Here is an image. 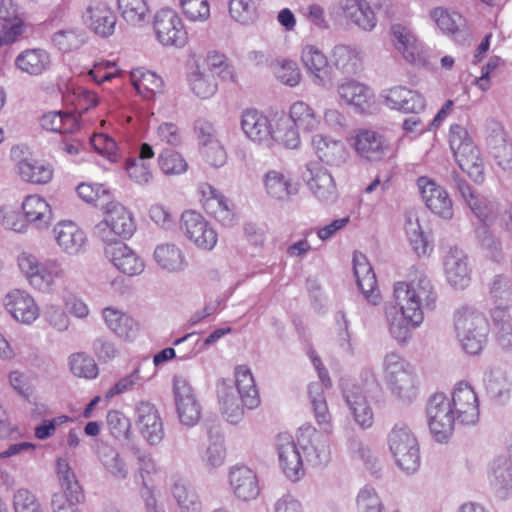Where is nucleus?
I'll return each mask as SVG.
<instances>
[{
  "instance_id": "14",
  "label": "nucleus",
  "mask_w": 512,
  "mask_h": 512,
  "mask_svg": "<svg viewBox=\"0 0 512 512\" xmlns=\"http://www.w3.org/2000/svg\"><path fill=\"white\" fill-rule=\"evenodd\" d=\"M450 406L458 421L463 426L475 425L479 420V400L478 396L466 381L457 382L449 397Z\"/></svg>"
},
{
  "instance_id": "45",
  "label": "nucleus",
  "mask_w": 512,
  "mask_h": 512,
  "mask_svg": "<svg viewBox=\"0 0 512 512\" xmlns=\"http://www.w3.org/2000/svg\"><path fill=\"white\" fill-rule=\"evenodd\" d=\"M171 493L181 512L203 511V503L197 490L185 479L175 478Z\"/></svg>"
},
{
  "instance_id": "30",
  "label": "nucleus",
  "mask_w": 512,
  "mask_h": 512,
  "mask_svg": "<svg viewBox=\"0 0 512 512\" xmlns=\"http://www.w3.org/2000/svg\"><path fill=\"white\" fill-rule=\"evenodd\" d=\"M105 254L114 267L125 275H140L145 269L144 260L125 243L108 245Z\"/></svg>"
},
{
  "instance_id": "46",
  "label": "nucleus",
  "mask_w": 512,
  "mask_h": 512,
  "mask_svg": "<svg viewBox=\"0 0 512 512\" xmlns=\"http://www.w3.org/2000/svg\"><path fill=\"white\" fill-rule=\"evenodd\" d=\"M187 81L190 90L200 99L212 97L218 89L217 82L213 75L209 73V69H204V66L199 63H195L190 67Z\"/></svg>"
},
{
  "instance_id": "12",
  "label": "nucleus",
  "mask_w": 512,
  "mask_h": 512,
  "mask_svg": "<svg viewBox=\"0 0 512 512\" xmlns=\"http://www.w3.org/2000/svg\"><path fill=\"white\" fill-rule=\"evenodd\" d=\"M451 177L454 187L472 214L479 220V224H492L499 215L498 202L473 190L458 173L453 172Z\"/></svg>"
},
{
  "instance_id": "38",
  "label": "nucleus",
  "mask_w": 512,
  "mask_h": 512,
  "mask_svg": "<svg viewBox=\"0 0 512 512\" xmlns=\"http://www.w3.org/2000/svg\"><path fill=\"white\" fill-rule=\"evenodd\" d=\"M489 482L499 499H507L512 495V451L508 457L501 456L493 461Z\"/></svg>"
},
{
  "instance_id": "52",
  "label": "nucleus",
  "mask_w": 512,
  "mask_h": 512,
  "mask_svg": "<svg viewBox=\"0 0 512 512\" xmlns=\"http://www.w3.org/2000/svg\"><path fill=\"white\" fill-rule=\"evenodd\" d=\"M118 9L129 25L141 27L149 22L150 8L146 0H118Z\"/></svg>"
},
{
  "instance_id": "48",
  "label": "nucleus",
  "mask_w": 512,
  "mask_h": 512,
  "mask_svg": "<svg viewBox=\"0 0 512 512\" xmlns=\"http://www.w3.org/2000/svg\"><path fill=\"white\" fill-rule=\"evenodd\" d=\"M16 170L23 181L33 184L48 183L53 176V169L49 164L32 158L21 159Z\"/></svg>"
},
{
  "instance_id": "21",
  "label": "nucleus",
  "mask_w": 512,
  "mask_h": 512,
  "mask_svg": "<svg viewBox=\"0 0 512 512\" xmlns=\"http://www.w3.org/2000/svg\"><path fill=\"white\" fill-rule=\"evenodd\" d=\"M135 424L143 439L150 445H158L164 439V424L157 407L145 400L136 403Z\"/></svg>"
},
{
  "instance_id": "33",
  "label": "nucleus",
  "mask_w": 512,
  "mask_h": 512,
  "mask_svg": "<svg viewBox=\"0 0 512 512\" xmlns=\"http://www.w3.org/2000/svg\"><path fill=\"white\" fill-rule=\"evenodd\" d=\"M304 179L313 195L321 202L329 203L337 199L336 184L327 169L307 165Z\"/></svg>"
},
{
  "instance_id": "53",
  "label": "nucleus",
  "mask_w": 512,
  "mask_h": 512,
  "mask_svg": "<svg viewBox=\"0 0 512 512\" xmlns=\"http://www.w3.org/2000/svg\"><path fill=\"white\" fill-rule=\"evenodd\" d=\"M41 126L48 131L66 134L77 131L79 122L72 114L49 112L41 118Z\"/></svg>"
},
{
  "instance_id": "23",
  "label": "nucleus",
  "mask_w": 512,
  "mask_h": 512,
  "mask_svg": "<svg viewBox=\"0 0 512 512\" xmlns=\"http://www.w3.org/2000/svg\"><path fill=\"white\" fill-rule=\"evenodd\" d=\"M199 192L203 208L207 214L223 226H232L235 223L234 206L225 195L209 183L201 184Z\"/></svg>"
},
{
  "instance_id": "41",
  "label": "nucleus",
  "mask_w": 512,
  "mask_h": 512,
  "mask_svg": "<svg viewBox=\"0 0 512 512\" xmlns=\"http://www.w3.org/2000/svg\"><path fill=\"white\" fill-rule=\"evenodd\" d=\"M21 208L28 226H33L38 230L46 229L52 222L53 214L49 203L39 195H29L25 197Z\"/></svg>"
},
{
  "instance_id": "54",
  "label": "nucleus",
  "mask_w": 512,
  "mask_h": 512,
  "mask_svg": "<svg viewBox=\"0 0 512 512\" xmlns=\"http://www.w3.org/2000/svg\"><path fill=\"white\" fill-rule=\"evenodd\" d=\"M288 118L298 129L308 132L317 129L320 124V119L314 110L303 101H297L291 105Z\"/></svg>"
},
{
  "instance_id": "36",
  "label": "nucleus",
  "mask_w": 512,
  "mask_h": 512,
  "mask_svg": "<svg viewBox=\"0 0 512 512\" xmlns=\"http://www.w3.org/2000/svg\"><path fill=\"white\" fill-rule=\"evenodd\" d=\"M56 475L61 487V492L55 493L52 496V501L57 496H62L63 504L71 503L78 504L83 498L82 488L77 480V477L71 468L69 462L64 458H58L56 461Z\"/></svg>"
},
{
  "instance_id": "10",
  "label": "nucleus",
  "mask_w": 512,
  "mask_h": 512,
  "mask_svg": "<svg viewBox=\"0 0 512 512\" xmlns=\"http://www.w3.org/2000/svg\"><path fill=\"white\" fill-rule=\"evenodd\" d=\"M429 431L438 443H447L458 423L450 406L449 396L438 392L430 396L426 405Z\"/></svg>"
},
{
  "instance_id": "17",
  "label": "nucleus",
  "mask_w": 512,
  "mask_h": 512,
  "mask_svg": "<svg viewBox=\"0 0 512 512\" xmlns=\"http://www.w3.org/2000/svg\"><path fill=\"white\" fill-rule=\"evenodd\" d=\"M300 61L311 82L321 88L332 85V68L325 53L314 44H304Z\"/></svg>"
},
{
  "instance_id": "22",
  "label": "nucleus",
  "mask_w": 512,
  "mask_h": 512,
  "mask_svg": "<svg viewBox=\"0 0 512 512\" xmlns=\"http://www.w3.org/2000/svg\"><path fill=\"white\" fill-rule=\"evenodd\" d=\"M3 305L11 317L24 325H31L40 315L34 297L24 289L14 288L3 297Z\"/></svg>"
},
{
  "instance_id": "26",
  "label": "nucleus",
  "mask_w": 512,
  "mask_h": 512,
  "mask_svg": "<svg viewBox=\"0 0 512 512\" xmlns=\"http://www.w3.org/2000/svg\"><path fill=\"white\" fill-rule=\"evenodd\" d=\"M241 128L253 142L270 147L275 138L274 127L269 118L256 109H246L241 116Z\"/></svg>"
},
{
  "instance_id": "6",
  "label": "nucleus",
  "mask_w": 512,
  "mask_h": 512,
  "mask_svg": "<svg viewBox=\"0 0 512 512\" xmlns=\"http://www.w3.org/2000/svg\"><path fill=\"white\" fill-rule=\"evenodd\" d=\"M383 372L392 394L411 402L418 394V379L414 367L400 354L389 352L383 359Z\"/></svg>"
},
{
  "instance_id": "8",
  "label": "nucleus",
  "mask_w": 512,
  "mask_h": 512,
  "mask_svg": "<svg viewBox=\"0 0 512 512\" xmlns=\"http://www.w3.org/2000/svg\"><path fill=\"white\" fill-rule=\"evenodd\" d=\"M449 143L461 170L474 182L481 183L484 180V164L467 129L460 124L451 125Z\"/></svg>"
},
{
  "instance_id": "9",
  "label": "nucleus",
  "mask_w": 512,
  "mask_h": 512,
  "mask_svg": "<svg viewBox=\"0 0 512 512\" xmlns=\"http://www.w3.org/2000/svg\"><path fill=\"white\" fill-rule=\"evenodd\" d=\"M136 230L131 212L119 202H109L105 206L104 218L94 227V234L108 245L116 242V237L129 239Z\"/></svg>"
},
{
  "instance_id": "28",
  "label": "nucleus",
  "mask_w": 512,
  "mask_h": 512,
  "mask_svg": "<svg viewBox=\"0 0 512 512\" xmlns=\"http://www.w3.org/2000/svg\"><path fill=\"white\" fill-rule=\"evenodd\" d=\"M85 25L96 35L109 37L115 31L117 18L113 10L104 2H93L83 13Z\"/></svg>"
},
{
  "instance_id": "31",
  "label": "nucleus",
  "mask_w": 512,
  "mask_h": 512,
  "mask_svg": "<svg viewBox=\"0 0 512 512\" xmlns=\"http://www.w3.org/2000/svg\"><path fill=\"white\" fill-rule=\"evenodd\" d=\"M153 260L157 267L170 274H179L188 267L184 250L175 242H162L155 246Z\"/></svg>"
},
{
  "instance_id": "64",
  "label": "nucleus",
  "mask_w": 512,
  "mask_h": 512,
  "mask_svg": "<svg viewBox=\"0 0 512 512\" xmlns=\"http://www.w3.org/2000/svg\"><path fill=\"white\" fill-rule=\"evenodd\" d=\"M66 101L74 105L79 112H84L96 106L98 100L96 95L82 86L71 85L64 95Z\"/></svg>"
},
{
  "instance_id": "25",
  "label": "nucleus",
  "mask_w": 512,
  "mask_h": 512,
  "mask_svg": "<svg viewBox=\"0 0 512 512\" xmlns=\"http://www.w3.org/2000/svg\"><path fill=\"white\" fill-rule=\"evenodd\" d=\"M329 55L332 66L341 74L357 75L364 68L365 54L358 44L337 43L331 48Z\"/></svg>"
},
{
  "instance_id": "59",
  "label": "nucleus",
  "mask_w": 512,
  "mask_h": 512,
  "mask_svg": "<svg viewBox=\"0 0 512 512\" xmlns=\"http://www.w3.org/2000/svg\"><path fill=\"white\" fill-rule=\"evenodd\" d=\"M357 512H384V503L377 492V490L370 486L365 485L362 487L355 499Z\"/></svg>"
},
{
  "instance_id": "58",
  "label": "nucleus",
  "mask_w": 512,
  "mask_h": 512,
  "mask_svg": "<svg viewBox=\"0 0 512 512\" xmlns=\"http://www.w3.org/2000/svg\"><path fill=\"white\" fill-rule=\"evenodd\" d=\"M158 166L163 174L181 175L188 169V164L185 158L179 152L173 149H163L158 156Z\"/></svg>"
},
{
  "instance_id": "19",
  "label": "nucleus",
  "mask_w": 512,
  "mask_h": 512,
  "mask_svg": "<svg viewBox=\"0 0 512 512\" xmlns=\"http://www.w3.org/2000/svg\"><path fill=\"white\" fill-rule=\"evenodd\" d=\"M417 187L426 207L433 214L444 220L453 218V201L445 188L426 176L417 179Z\"/></svg>"
},
{
  "instance_id": "1",
  "label": "nucleus",
  "mask_w": 512,
  "mask_h": 512,
  "mask_svg": "<svg viewBox=\"0 0 512 512\" xmlns=\"http://www.w3.org/2000/svg\"><path fill=\"white\" fill-rule=\"evenodd\" d=\"M436 301L435 287L424 272L416 271L408 281L395 282L393 301L384 305L390 336L400 345L407 344L423 323L425 311L434 310Z\"/></svg>"
},
{
  "instance_id": "56",
  "label": "nucleus",
  "mask_w": 512,
  "mask_h": 512,
  "mask_svg": "<svg viewBox=\"0 0 512 512\" xmlns=\"http://www.w3.org/2000/svg\"><path fill=\"white\" fill-rule=\"evenodd\" d=\"M490 299L495 304V308L507 310L512 306V284L507 276H495L489 287Z\"/></svg>"
},
{
  "instance_id": "57",
  "label": "nucleus",
  "mask_w": 512,
  "mask_h": 512,
  "mask_svg": "<svg viewBox=\"0 0 512 512\" xmlns=\"http://www.w3.org/2000/svg\"><path fill=\"white\" fill-rule=\"evenodd\" d=\"M404 229L414 252L419 256L425 255L428 250V242L415 213L406 214Z\"/></svg>"
},
{
  "instance_id": "3",
  "label": "nucleus",
  "mask_w": 512,
  "mask_h": 512,
  "mask_svg": "<svg viewBox=\"0 0 512 512\" xmlns=\"http://www.w3.org/2000/svg\"><path fill=\"white\" fill-rule=\"evenodd\" d=\"M217 389L221 413L231 424L242 421L245 408L253 410L260 405L254 377L250 369L244 365L236 367L234 383L222 380Z\"/></svg>"
},
{
  "instance_id": "35",
  "label": "nucleus",
  "mask_w": 512,
  "mask_h": 512,
  "mask_svg": "<svg viewBox=\"0 0 512 512\" xmlns=\"http://www.w3.org/2000/svg\"><path fill=\"white\" fill-rule=\"evenodd\" d=\"M339 98L359 112L367 111L373 104V94L368 86L352 79L345 78L337 85Z\"/></svg>"
},
{
  "instance_id": "47",
  "label": "nucleus",
  "mask_w": 512,
  "mask_h": 512,
  "mask_svg": "<svg viewBox=\"0 0 512 512\" xmlns=\"http://www.w3.org/2000/svg\"><path fill=\"white\" fill-rule=\"evenodd\" d=\"M130 81L138 94L145 99H151L162 92L164 85L159 75L143 67L135 68L130 72Z\"/></svg>"
},
{
  "instance_id": "34",
  "label": "nucleus",
  "mask_w": 512,
  "mask_h": 512,
  "mask_svg": "<svg viewBox=\"0 0 512 512\" xmlns=\"http://www.w3.org/2000/svg\"><path fill=\"white\" fill-rule=\"evenodd\" d=\"M54 237L60 249L71 256L78 255L85 250L86 234L72 221H61L53 229Z\"/></svg>"
},
{
  "instance_id": "16",
  "label": "nucleus",
  "mask_w": 512,
  "mask_h": 512,
  "mask_svg": "<svg viewBox=\"0 0 512 512\" xmlns=\"http://www.w3.org/2000/svg\"><path fill=\"white\" fill-rule=\"evenodd\" d=\"M181 230L197 248L211 251L217 244L218 234L211 224L198 212L185 211L181 217Z\"/></svg>"
},
{
  "instance_id": "44",
  "label": "nucleus",
  "mask_w": 512,
  "mask_h": 512,
  "mask_svg": "<svg viewBox=\"0 0 512 512\" xmlns=\"http://www.w3.org/2000/svg\"><path fill=\"white\" fill-rule=\"evenodd\" d=\"M263 185L267 196L278 201H286L297 193L291 178L279 170L267 171L263 176Z\"/></svg>"
},
{
  "instance_id": "5",
  "label": "nucleus",
  "mask_w": 512,
  "mask_h": 512,
  "mask_svg": "<svg viewBox=\"0 0 512 512\" xmlns=\"http://www.w3.org/2000/svg\"><path fill=\"white\" fill-rule=\"evenodd\" d=\"M391 41L405 61L426 69H433L437 63L436 53L417 36L409 23L396 22L390 27Z\"/></svg>"
},
{
  "instance_id": "43",
  "label": "nucleus",
  "mask_w": 512,
  "mask_h": 512,
  "mask_svg": "<svg viewBox=\"0 0 512 512\" xmlns=\"http://www.w3.org/2000/svg\"><path fill=\"white\" fill-rule=\"evenodd\" d=\"M430 15L438 28L443 33L454 36L456 41L465 40L469 36L465 19L459 13L437 7L431 11Z\"/></svg>"
},
{
  "instance_id": "2",
  "label": "nucleus",
  "mask_w": 512,
  "mask_h": 512,
  "mask_svg": "<svg viewBox=\"0 0 512 512\" xmlns=\"http://www.w3.org/2000/svg\"><path fill=\"white\" fill-rule=\"evenodd\" d=\"M312 361L320 380L309 385L308 393L315 419L322 431H318L310 425L302 426L297 432V442L303 450L306 460L314 466H319L328 463L331 455L329 438L333 432V426L324 397V388L330 387L331 382L325 368L320 367V359L312 357Z\"/></svg>"
},
{
  "instance_id": "61",
  "label": "nucleus",
  "mask_w": 512,
  "mask_h": 512,
  "mask_svg": "<svg viewBox=\"0 0 512 512\" xmlns=\"http://www.w3.org/2000/svg\"><path fill=\"white\" fill-rule=\"evenodd\" d=\"M201 142L204 146L206 161L213 167H222L227 160V154L220 142L210 133L205 134L201 129Z\"/></svg>"
},
{
  "instance_id": "18",
  "label": "nucleus",
  "mask_w": 512,
  "mask_h": 512,
  "mask_svg": "<svg viewBox=\"0 0 512 512\" xmlns=\"http://www.w3.org/2000/svg\"><path fill=\"white\" fill-rule=\"evenodd\" d=\"M298 446V442L287 432L279 433L275 438L279 466L284 475L293 482L300 480L305 474Z\"/></svg>"
},
{
  "instance_id": "55",
  "label": "nucleus",
  "mask_w": 512,
  "mask_h": 512,
  "mask_svg": "<svg viewBox=\"0 0 512 512\" xmlns=\"http://www.w3.org/2000/svg\"><path fill=\"white\" fill-rule=\"evenodd\" d=\"M36 276H38L37 285H31L39 291H48L54 286L57 279L64 276V269L61 263L56 259H47L39 263Z\"/></svg>"
},
{
  "instance_id": "51",
  "label": "nucleus",
  "mask_w": 512,
  "mask_h": 512,
  "mask_svg": "<svg viewBox=\"0 0 512 512\" xmlns=\"http://www.w3.org/2000/svg\"><path fill=\"white\" fill-rule=\"evenodd\" d=\"M490 153L498 166L505 171H512V142L502 129L494 131L487 139Z\"/></svg>"
},
{
  "instance_id": "4",
  "label": "nucleus",
  "mask_w": 512,
  "mask_h": 512,
  "mask_svg": "<svg viewBox=\"0 0 512 512\" xmlns=\"http://www.w3.org/2000/svg\"><path fill=\"white\" fill-rule=\"evenodd\" d=\"M454 332L462 349L470 355L479 354L485 347L489 334V322L479 310L464 306L453 317Z\"/></svg>"
},
{
  "instance_id": "11",
  "label": "nucleus",
  "mask_w": 512,
  "mask_h": 512,
  "mask_svg": "<svg viewBox=\"0 0 512 512\" xmlns=\"http://www.w3.org/2000/svg\"><path fill=\"white\" fill-rule=\"evenodd\" d=\"M379 393L380 387L375 381L364 386L351 385L343 389L346 404L354 421L362 429H368L373 425L374 413L370 402L375 400Z\"/></svg>"
},
{
  "instance_id": "32",
  "label": "nucleus",
  "mask_w": 512,
  "mask_h": 512,
  "mask_svg": "<svg viewBox=\"0 0 512 512\" xmlns=\"http://www.w3.org/2000/svg\"><path fill=\"white\" fill-rule=\"evenodd\" d=\"M381 96L384 98L385 105L391 109L418 114L425 108L424 97L417 91L404 86L384 90Z\"/></svg>"
},
{
  "instance_id": "42",
  "label": "nucleus",
  "mask_w": 512,
  "mask_h": 512,
  "mask_svg": "<svg viewBox=\"0 0 512 512\" xmlns=\"http://www.w3.org/2000/svg\"><path fill=\"white\" fill-rule=\"evenodd\" d=\"M102 316L107 327L118 337L132 340L138 333L137 322L124 311L115 307H106Z\"/></svg>"
},
{
  "instance_id": "40",
  "label": "nucleus",
  "mask_w": 512,
  "mask_h": 512,
  "mask_svg": "<svg viewBox=\"0 0 512 512\" xmlns=\"http://www.w3.org/2000/svg\"><path fill=\"white\" fill-rule=\"evenodd\" d=\"M14 64L22 73L39 76L51 68L52 58L46 49L30 48L20 52L16 56Z\"/></svg>"
},
{
  "instance_id": "13",
  "label": "nucleus",
  "mask_w": 512,
  "mask_h": 512,
  "mask_svg": "<svg viewBox=\"0 0 512 512\" xmlns=\"http://www.w3.org/2000/svg\"><path fill=\"white\" fill-rule=\"evenodd\" d=\"M153 28L157 40L163 46L182 48L186 45L188 34L178 13L170 8L156 12Z\"/></svg>"
},
{
  "instance_id": "20",
  "label": "nucleus",
  "mask_w": 512,
  "mask_h": 512,
  "mask_svg": "<svg viewBox=\"0 0 512 512\" xmlns=\"http://www.w3.org/2000/svg\"><path fill=\"white\" fill-rule=\"evenodd\" d=\"M349 143L359 157L370 162L382 160L390 150L387 139L372 129L356 130Z\"/></svg>"
},
{
  "instance_id": "37",
  "label": "nucleus",
  "mask_w": 512,
  "mask_h": 512,
  "mask_svg": "<svg viewBox=\"0 0 512 512\" xmlns=\"http://www.w3.org/2000/svg\"><path fill=\"white\" fill-rule=\"evenodd\" d=\"M444 270L447 281L456 289H464L470 283V268L467 256L458 249L452 248L444 260Z\"/></svg>"
},
{
  "instance_id": "15",
  "label": "nucleus",
  "mask_w": 512,
  "mask_h": 512,
  "mask_svg": "<svg viewBox=\"0 0 512 512\" xmlns=\"http://www.w3.org/2000/svg\"><path fill=\"white\" fill-rule=\"evenodd\" d=\"M173 394L180 423L188 428L195 426L201 418V405L189 381L183 376H174Z\"/></svg>"
},
{
  "instance_id": "24",
  "label": "nucleus",
  "mask_w": 512,
  "mask_h": 512,
  "mask_svg": "<svg viewBox=\"0 0 512 512\" xmlns=\"http://www.w3.org/2000/svg\"><path fill=\"white\" fill-rule=\"evenodd\" d=\"M339 6L344 18L359 29L370 32L377 26V0H340Z\"/></svg>"
},
{
  "instance_id": "39",
  "label": "nucleus",
  "mask_w": 512,
  "mask_h": 512,
  "mask_svg": "<svg viewBox=\"0 0 512 512\" xmlns=\"http://www.w3.org/2000/svg\"><path fill=\"white\" fill-rule=\"evenodd\" d=\"M353 264L359 289L369 303L372 305L379 304L381 296L377 289V280L372 266L363 254H354Z\"/></svg>"
},
{
  "instance_id": "49",
  "label": "nucleus",
  "mask_w": 512,
  "mask_h": 512,
  "mask_svg": "<svg viewBox=\"0 0 512 512\" xmlns=\"http://www.w3.org/2000/svg\"><path fill=\"white\" fill-rule=\"evenodd\" d=\"M490 316L495 342L503 350H512V316L501 308L491 309Z\"/></svg>"
},
{
  "instance_id": "50",
  "label": "nucleus",
  "mask_w": 512,
  "mask_h": 512,
  "mask_svg": "<svg viewBox=\"0 0 512 512\" xmlns=\"http://www.w3.org/2000/svg\"><path fill=\"white\" fill-rule=\"evenodd\" d=\"M483 381L492 398L497 400L508 398L512 381L505 369L501 367L489 368L484 374Z\"/></svg>"
},
{
  "instance_id": "7",
  "label": "nucleus",
  "mask_w": 512,
  "mask_h": 512,
  "mask_svg": "<svg viewBox=\"0 0 512 512\" xmlns=\"http://www.w3.org/2000/svg\"><path fill=\"white\" fill-rule=\"evenodd\" d=\"M387 444L395 464L408 474L420 467L419 443L405 423H396L387 435Z\"/></svg>"
},
{
  "instance_id": "27",
  "label": "nucleus",
  "mask_w": 512,
  "mask_h": 512,
  "mask_svg": "<svg viewBox=\"0 0 512 512\" xmlns=\"http://www.w3.org/2000/svg\"><path fill=\"white\" fill-rule=\"evenodd\" d=\"M228 481L233 495L240 501L255 500L260 493L257 475L247 466L231 467Z\"/></svg>"
},
{
  "instance_id": "63",
  "label": "nucleus",
  "mask_w": 512,
  "mask_h": 512,
  "mask_svg": "<svg viewBox=\"0 0 512 512\" xmlns=\"http://www.w3.org/2000/svg\"><path fill=\"white\" fill-rule=\"evenodd\" d=\"M109 433L117 440H128L131 435L130 419L119 410H111L106 416Z\"/></svg>"
},
{
  "instance_id": "60",
  "label": "nucleus",
  "mask_w": 512,
  "mask_h": 512,
  "mask_svg": "<svg viewBox=\"0 0 512 512\" xmlns=\"http://www.w3.org/2000/svg\"><path fill=\"white\" fill-rule=\"evenodd\" d=\"M84 41V33L78 28L62 29L52 36L53 45L62 52L78 49Z\"/></svg>"
},
{
  "instance_id": "29",
  "label": "nucleus",
  "mask_w": 512,
  "mask_h": 512,
  "mask_svg": "<svg viewBox=\"0 0 512 512\" xmlns=\"http://www.w3.org/2000/svg\"><path fill=\"white\" fill-rule=\"evenodd\" d=\"M311 144L319 160L332 167H341L349 158V151L341 141L323 134H315Z\"/></svg>"
},
{
  "instance_id": "62",
  "label": "nucleus",
  "mask_w": 512,
  "mask_h": 512,
  "mask_svg": "<svg viewBox=\"0 0 512 512\" xmlns=\"http://www.w3.org/2000/svg\"><path fill=\"white\" fill-rule=\"evenodd\" d=\"M490 224H479L475 228V237L480 246L494 259L502 256V243L491 230Z\"/></svg>"
}]
</instances>
